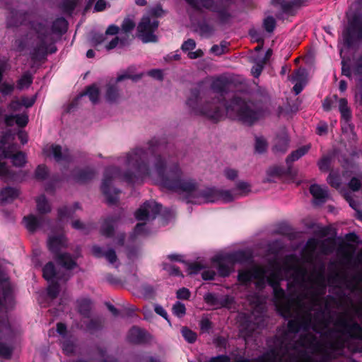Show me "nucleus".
Masks as SVG:
<instances>
[{"instance_id":"1","label":"nucleus","mask_w":362,"mask_h":362,"mask_svg":"<svg viewBox=\"0 0 362 362\" xmlns=\"http://www.w3.org/2000/svg\"><path fill=\"white\" fill-rule=\"evenodd\" d=\"M154 141L148 148H137L120 158L126 172L121 175L117 168H109L104 173L102 191L109 204L117 202L119 190L112 184L124 180L138 183L148 178L161 187L185 196L189 203L202 204L210 202H229L251 192V185L241 181L236 184L233 192L215 187H199L180 168L171 157L156 153Z\"/></svg>"},{"instance_id":"2","label":"nucleus","mask_w":362,"mask_h":362,"mask_svg":"<svg viewBox=\"0 0 362 362\" xmlns=\"http://www.w3.org/2000/svg\"><path fill=\"white\" fill-rule=\"evenodd\" d=\"M47 244L49 250L55 255L57 263L66 270V273L63 274H61L59 272H56L52 262H48L43 268V276L49 282L47 295L51 299H54L59 292L57 281H67L71 276L70 270L76 267L77 264L75 259L69 255L59 253L61 249L66 246V240L63 234L49 235Z\"/></svg>"},{"instance_id":"3","label":"nucleus","mask_w":362,"mask_h":362,"mask_svg":"<svg viewBox=\"0 0 362 362\" xmlns=\"http://www.w3.org/2000/svg\"><path fill=\"white\" fill-rule=\"evenodd\" d=\"M48 23L46 20H37L32 22L31 27L35 32L33 37L32 47L30 52L31 58L34 62L40 60L47 54V47L50 45L53 38L52 33H62L67 29V22L64 18H58L56 19L52 27V30L47 27Z\"/></svg>"},{"instance_id":"4","label":"nucleus","mask_w":362,"mask_h":362,"mask_svg":"<svg viewBox=\"0 0 362 362\" xmlns=\"http://www.w3.org/2000/svg\"><path fill=\"white\" fill-rule=\"evenodd\" d=\"M209 99V96L202 89V84H199L192 90L186 104L192 114L218 120L222 116L224 104L219 98L212 101Z\"/></svg>"},{"instance_id":"5","label":"nucleus","mask_w":362,"mask_h":362,"mask_svg":"<svg viewBox=\"0 0 362 362\" xmlns=\"http://www.w3.org/2000/svg\"><path fill=\"white\" fill-rule=\"evenodd\" d=\"M13 304V296L11 286L7 281H0V313L6 311ZM16 334L6 319H0V356L8 358L11 355L12 349L4 344L1 341H10Z\"/></svg>"},{"instance_id":"6","label":"nucleus","mask_w":362,"mask_h":362,"mask_svg":"<svg viewBox=\"0 0 362 362\" xmlns=\"http://www.w3.org/2000/svg\"><path fill=\"white\" fill-rule=\"evenodd\" d=\"M227 114L238 117L243 122L252 124L264 115V112L252 103H247L239 98H234L226 105Z\"/></svg>"},{"instance_id":"7","label":"nucleus","mask_w":362,"mask_h":362,"mask_svg":"<svg viewBox=\"0 0 362 362\" xmlns=\"http://www.w3.org/2000/svg\"><path fill=\"white\" fill-rule=\"evenodd\" d=\"M162 10L156 8L150 11L149 15L144 16L138 25V35L144 42H156L157 37L154 34L158 26L156 16L160 15Z\"/></svg>"},{"instance_id":"8","label":"nucleus","mask_w":362,"mask_h":362,"mask_svg":"<svg viewBox=\"0 0 362 362\" xmlns=\"http://www.w3.org/2000/svg\"><path fill=\"white\" fill-rule=\"evenodd\" d=\"M6 136L1 141L0 144V162L4 165L9 173L13 175V179L5 180L8 181H18L20 180L19 175L17 173L12 171L4 163L5 158H9L13 165L16 167H21L25 163V156L22 152H16V146L14 144L8 145V146L5 143Z\"/></svg>"},{"instance_id":"9","label":"nucleus","mask_w":362,"mask_h":362,"mask_svg":"<svg viewBox=\"0 0 362 362\" xmlns=\"http://www.w3.org/2000/svg\"><path fill=\"white\" fill-rule=\"evenodd\" d=\"M334 250V242L331 238L323 240H318L315 238H310L308 240L305 246L306 255L305 260L310 264H313V259L316 252L322 255L331 253Z\"/></svg>"},{"instance_id":"10","label":"nucleus","mask_w":362,"mask_h":362,"mask_svg":"<svg viewBox=\"0 0 362 362\" xmlns=\"http://www.w3.org/2000/svg\"><path fill=\"white\" fill-rule=\"evenodd\" d=\"M243 256V252L233 254L218 255L213 258V262L218 267V272L221 276H227L232 271L233 263L240 261Z\"/></svg>"},{"instance_id":"11","label":"nucleus","mask_w":362,"mask_h":362,"mask_svg":"<svg viewBox=\"0 0 362 362\" xmlns=\"http://www.w3.org/2000/svg\"><path fill=\"white\" fill-rule=\"evenodd\" d=\"M160 211V205L154 201H148L141 205L135 212V216L138 221H148L154 219Z\"/></svg>"},{"instance_id":"12","label":"nucleus","mask_w":362,"mask_h":362,"mask_svg":"<svg viewBox=\"0 0 362 362\" xmlns=\"http://www.w3.org/2000/svg\"><path fill=\"white\" fill-rule=\"evenodd\" d=\"M42 151L46 157L54 158L57 162L68 161L71 157L68 148L54 144H47Z\"/></svg>"},{"instance_id":"13","label":"nucleus","mask_w":362,"mask_h":362,"mask_svg":"<svg viewBox=\"0 0 362 362\" xmlns=\"http://www.w3.org/2000/svg\"><path fill=\"white\" fill-rule=\"evenodd\" d=\"M118 32L119 28L116 25H111L107 28L105 34L98 35L95 37L94 42L96 45L105 43V47L107 50L115 48L118 45L119 42L124 45V42L122 40H119L117 37H115L111 40L108 41L107 35H115L118 33Z\"/></svg>"},{"instance_id":"14","label":"nucleus","mask_w":362,"mask_h":362,"mask_svg":"<svg viewBox=\"0 0 362 362\" xmlns=\"http://www.w3.org/2000/svg\"><path fill=\"white\" fill-rule=\"evenodd\" d=\"M355 34L357 35L358 38H362V21L358 17H354L349 21L348 28L343 33V38L347 46L352 45Z\"/></svg>"},{"instance_id":"15","label":"nucleus","mask_w":362,"mask_h":362,"mask_svg":"<svg viewBox=\"0 0 362 362\" xmlns=\"http://www.w3.org/2000/svg\"><path fill=\"white\" fill-rule=\"evenodd\" d=\"M139 77L138 76H132L129 74H124L119 76L117 78L116 81L114 83H109L107 85V92H106V100L109 102H115L119 98V93L117 87L116 86V83L122 81L125 78H131L132 81H136Z\"/></svg>"},{"instance_id":"16","label":"nucleus","mask_w":362,"mask_h":362,"mask_svg":"<svg viewBox=\"0 0 362 362\" xmlns=\"http://www.w3.org/2000/svg\"><path fill=\"white\" fill-rule=\"evenodd\" d=\"M291 81L294 83L293 91L298 95L307 83V72L305 69H298L292 75Z\"/></svg>"},{"instance_id":"17","label":"nucleus","mask_w":362,"mask_h":362,"mask_svg":"<svg viewBox=\"0 0 362 362\" xmlns=\"http://www.w3.org/2000/svg\"><path fill=\"white\" fill-rule=\"evenodd\" d=\"M310 192L313 197L315 203L317 204L325 202L329 198L328 190L325 186L312 185L310 187Z\"/></svg>"},{"instance_id":"18","label":"nucleus","mask_w":362,"mask_h":362,"mask_svg":"<svg viewBox=\"0 0 362 362\" xmlns=\"http://www.w3.org/2000/svg\"><path fill=\"white\" fill-rule=\"evenodd\" d=\"M4 122L7 126L12 127L14 124L18 127H23L27 125L28 122V116L26 112L21 114H8L4 117Z\"/></svg>"},{"instance_id":"19","label":"nucleus","mask_w":362,"mask_h":362,"mask_svg":"<svg viewBox=\"0 0 362 362\" xmlns=\"http://www.w3.org/2000/svg\"><path fill=\"white\" fill-rule=\"evenodd\" d=\"M187 3L194 9L200 10L203 8L219 12L218 4L214 0H186Z\"/></svg>"},{"instance_id":"20","label":"nucleus","mask_w":362,"mask_h":362,"mask_svg":"<svg viewBox=\"0 0 362 362\" xmlns=\"http://www.w3.org/2000/svg\"><path fill=\"white\" fill-rule=\"evenodd\" d=\"M92 252L97 257H105L111 264L117 263V258L114 250L110 249L104 252L100 247L95 245L93 247Z\"/></svg>"},{"instance_id":"21","label":"nucleus","mask_w":362,"mask_h":362,"mask_svg":"<svg viewBox=\"0 0 362 362\" xmlns=\"http://www.w3.org/2000/svg\"><path fill=\"white\" fill-rule=\"evenodd\" d=\"M19 195V191L17 188L7 187L2 189L0 192V202L9 203L16 199Z\"/></svg>"},{"instance_id":"22","label":"nucleus","mask_w":362,"mask_h":362,"mask_svg":"<svg viewBox=\"0 0 362 362\" xmlns=\"http://www.w3.org/2000/svg\"><path fill=\"white\" fill-rule=\"evenodd\" d=\"M94 175V171L89 168H86L83 170H76L73 173L74 179L78 182H86L91 180Z\"/></svg>"},{"instance_id":"23","label":"nucleus","mask_w":362,"mask_h":362,"mask_svg":"<svg viewBox=\"0 0 362 362\" xmlns=\"http://www.w3.org/2000/svg\"><path fill=\"white\" fill-rule=\"evenodd\" d=\"M145 339V332L139 328V327H133L132 328L128 334V339L132 343H141Z\"/></svg>"},{"instance_id":"24","label":"nucleus","mask_w":362,"mask_h":362,"mask_svg":"<svg viewBox=\"0 0 362 362\" xmlns=\"http://www.w3.org/2000/svg\"><path fill=\"white\" fill-rule=\"evenodd\" d=\"M117 226V220L113 218H108L105 220L102 227H101V233L107 237L112 236L113 233V230L115 227Z\"/></svg>"},{"instance_id":"25","label":"nucleus","mask_w":362,"mask_h":362,"mask_svg":"<svg viewBox=\"0 0 362 362\" xmlns=\"http://www.w3.org/2000/svg\"><path fill=\"white\" fill-rule=\"evenodd\" d=\"M228 83L226 78L218 77L214 79L211 83V89L216 93L222 94L228 88Z\"/></svg>"},{"instance_id":"26","label":"nucleus","mask_w":362,"mask_h":362,"mask_svg":"<svg viewBox=\"0 0 362 362\" xmlns=\"http://www.w3.org/2000/svg\"><path fill=\"white\" fill-rule=\"evenodd\" d=\"M88 95L89 97L90 100L93 103H96L98 101L99 98V88L95 84L89 86L86 91L81 93L78 98H82L83 96Z\"/></svg>"},{"instance_id":"27","label":"nucleus","mask_w":362,"mask_h":362,"mask_svg":"<svg viewBox=\"0 0 362 362\" xmlns=\"http://www.w3.org/2000/svg\"><path fill=\"white\" fill-rule=\"evenodd\" d=\"M288 137L286 133H284L281 137L276 139L274 150L276 152H285L288 147Z\"/></svg>"},{"instance_id":"28","label":"nucleus","mask_w":362,"mask_h":362,"mask_svg":"<svg viewBox=\"0 0 362 362\" xmlns=\"http://www.w3.org/2000/svg\"><path fill=\"white\" fill-rule=\"evenodd\" d=\"M310 146L306 145L300 147L298 149L293 151L286 158V162H293L299 158H300L302 156H303L310 149Z\"/></svg>"},{"instance_id":"29","label":"nucleus","mask_w":362,"mask_h":362,"mask_svg":"<svg viewBox=\"0 0 362 362\" xmlns=\"http://www.w3.org/2000/svg\"><path fill=\"white\" fill-rule=\"evenodd\" d=\"M80 207L78 206V204H75L74 206L72 207H66L64 206L63 208H61L59 209V218L61 221L73 217L74 213L77 210L79 209Z\"/></svg>"},{"instance_id":"30","label":"nucleus","mask_w":362,"mask_h":362,"mask_svg":"<svg viewBox=\"0 0 362 362\" xmlns=\"http://www.w3.org/2000/svg\"><path fill=\"white\" fill-rule=\"evenodd\" d=\"M23 221L26 228L29 231L32 232L35 230L40 226V220L33 215H29L28 216L24 217Z\"/></svg>"},{"instance_id":"31","label":"nucleus","mask_w":362,"mask_h":362,"mask_svg":"<svg viewBox=\"0 0 362 362\" xmlns=\"http://www.w3.org/2000/svg\"><path fill=\"white\" fill-rule=\"evenodd\" d=\"M205 302L216 309L220 308L221 296L213 293H207L204 296Z\"/></svg>"},{"instance_id":"32","label":"nucleus","mask_w":362,"mask_h":362,"mask_svg":"<svg viewBox=\"0 0 362 362\" xmlns=\"http://www.w3.org/2000/svg\"><path fill=\"white\" fill-rule=\"evenodd\" d=\"M33 83V76L30 72L24 73L22 76L19 78L17 83V87L18 89L22 90L28 88Z\"/></svg>"},{"instance_id":"33","label":"nucleus","mask_w":362,"mask_h":362,"mask_svg":"<svg viewBox=\"0 0 362 362\" xmlns=\"http://www.w3.org/2000/svg\"><path fill=\"white\" fill-rule=\"evenodd\" d=\"M77 303L79 313L84 316H88L91 308L90 300L88 298H82L78 300Z\"/></svg>"},{"instance_id":"34","label":"nucleus","mask_w":362,"mask_h":362,"mask_svg":"<svg viewBox=\"0 0 362 362\" xmlns=\"http://www.w3.org/2000/svg\"><path fill=\"white\" fill-rule=\"evenodd\" d=\"M37 209L40 213L45 214L50 211V206L44 195L40 196L37 200Z\"/></svg>"},{"instance_id":"35","label":"nucleus","mask_w":362,"mask_h":362,"mask_svg":"<svg viewBox=\"0 0 362 362\" xmlns=\"http://www.w3.org/2000/svg\"><path fill=\"white\" fill-rule=\"evenodd\" d=\"M339 111L341 117L345 119L348 120L350 117V111L347 105V101L344 98H341L339 102Z\"/></svg>"},{"instance_id":"36","label":"nucleus","mask_w":362,"mask_h":362,"mask_svg":"<svg viewBox=\"0 0 362 362\" xmlns=\"http://www.w3.org/2000/svg\"><path fill=\"white\" fill-rule=\"evenodd\" d=\"M255 151L262 153L264 152L267 148V142L266 140L262 136H257L255 139Z\"/></svg>"},{"instance_id":"37","label":"nucleus","mask_w":362,"mask_h":362,"mask_svg":"<svg viewBox=\"0 0 362 362\" xmlns=\"http://www.w3.org/2000/svg\"><path fill=\"white\" fill-rule=\"evenodd\" d=\"M173 313L178 317H182L186 313V308L183 303L177 301L173 306Z\"/></svg>"},{"instance_id":"38","label":"nucleus","mask_w":362,"mask_h":362,"mask_svg":"<svg viewBox=\"0 0 362 362\" xmlns=\"http://www.w3.org/2000/svg\"><path fill=\"white\" fill-rule=\"evenodd\" d=\"M182 334L185 340L189 343L194 342L197 339L196 334L186 327L182 329Z\"/></svg>"},{"instance_id":"39","label":"nucleus","mask_w":362,"mask_h":362,"mask_svg":"<svg viewBox=\"0 0 362 362\" xmlns=\"http://www.w3.org/2000/svg\"><path fill=\"white\" fill-rule=\"evenodd\" d=\"M234 303V298L233 296L225 295L221 296L220 308H229Z\"/></svg>"},{"instance_id":"40","label":"nucleus","mask_w":362,"mask_h":362,"mask_svg":"<svg viewBox=\"0 0 362 362\" xmlns=\"http://www.w3.org/2000/svg\"><path fill=\"white\" fill-rule=\"evenodd\" d=\"M22 108V104L18 98H14L11 101V103L8 105L7 109L8 111L15 112L20 111Z\"/></svg>"},{"instance_id":"41","label":"nucleus","mask_w":362,"mask_h":362,"mask_svg":"<svg viewBox=\"0 0 362 362\" xmlns=\"http://www.w3.org/2000/svg\"><path fill=\"white\" fill-rule=\"evenodd\" d=\"M327 182L329 184L335 187L338 188L340 185V178L338 175L331 173L327 177Z\"/></svg>"},{"instance_id":"42","label":"nucleus","mask_w":362,"mask_h":362,"mask_svg":"<svg viewBox=\"0 0 362 362\" xmlns=\"http://www.w3.org/2000/svg\"><path fill=\"white\" fill-rule=\"evenodd\" d=\"M14 90V84L8 83H3L0 84V93L6 95L11 94Z\"/></svg>"},{"instance_id":"43","label":"nucleus","mask_w":362,"mask_h":362,"mask_svg":"<svg viewBox=\"0 0 362 362\" xmlns=\"http://www.w3.org/2000/svg\"><path fill=\"white\" fill-rule=\"evenodd\" d=\"M264 27L267 32H272L275 28L276 21L273 17L269 16L264 21Z\"/></svg>"},{"instance_id":"44","label":"nucleus","mask_w":362,"mask_h":362,"mask_svg":"<svg viewBox=\"0 0 362 362\" xmlns=\"http://www.w3.org/2000/svg\"><path fill=\"white\" fill-rule=\"evenodd\" d=\"M134 26L135 23L132 19L126 18L122 23V29L127 34L132 30Z\"/></svg>"},{"instance_id":"45","label":"nucleus","mask_w":362,"mask_h":362,"mask_svg":"<svg viewBox=\"0 0 362 362\" xmlns=\"http://www.w3.org/2000/svg\"><path fill=\"white\" fill-rule=\"evenodd\" d=\"M330 165V158L328 156L323 157L319 162L318 166L321 171H327Z\"/></svg>"},{"instance_id":"46","label":"nucleus","mask_w":362,"mask_h":362,"mask_svg":"<svg viewBox=\"0 0 362 362\" xmlns=\"http://www.w3.org/2000/svg\"><path fill=\"white\" fill-rule=\"evenodd\" d=\"M163 268L165 270H166L170 274L174 275V276H181L182 274L179 269L176 267L175 265L173 264H163Z\"/></svg>"},{"instance_id":"47","label":"nucleus","mask_w":362,"mask_h":362,"mask_svg":"<svg viewBox=\"0 0 362 362\" xmlns=\"http://www.w3.org/2000/svg\"><path fill=\"white\" fill-rule=\"evenodd\" d=\"M223 175L228 180H234L238 177V173L235 169L228 168L224 170Z\"/></svg>"},{"instance_id":"48","label":"nucleus","mask_w":362,"mask_h":362,"mask_svg":"<svg viewBox=\"0 0 362 362\" xmlns=\"http://www.w3.org/2000/svg\"><path fill=\"white\" fill-rule=\"evenodd\" d=\"M47 168L45 165H39L35 171V177L37 179L42 180L47 175Z\"/></svg>"},{"instance_id":"49","label":"nucleus","mask_w":362,"mask_h":362,"mask_svg":"<svg viewBox=\"0 0 362 362\" xmlns=\"http://www.w3.org/2000/svg\"><path fill=\"white\" fill-rule=\"evenodd\" d=\"M195 47H196L195 41L192 39H189L182 44V49L184 52H187V51L194 49L195 48Z\"/></svg>"},{"instance_id":"50","label":"nucleus","mask_w":362,"mask_h":362,"mask_svg":"<svg viewBox=\"0 0 362 362\" xmlns=\"http://www.w3.org/2000/svg\"><path fill=\"white\" fill-rule=\"evenodd\" d=\"M0 177L4 180L13 179V175H11L9 172L6 169L5 166L0 162Z\"/></svg>"},{"instance_id":"51","label":"nucleus","mask_w":362,"mask_h":362,"mask_svg":"<svg viewBox=\"0 0 362 362\" xmlns=\"http://www.w3.org/2000/svg\"><path fill=\"white\" fill-rule=\"evenodd\" d=\"M176 295L177 298L186 300L189 298L190 292L187 288H182L177 291Z\"/></svg>"},{"instance_id":"52","label":"nucleus","mask_w":362,"mask_h":362,"mask_svg":"<svg viewBox=\"0 0 362 362\" xmlns=\"http://www.w3.org/2000/svg\"><path fill=\"white\" fill-rule=\"evenodd\" d=\"M20 101L22 104V107L28 108L33 105L35 100L34 98L22 97Z\"/></svg>"},{"instance_id":"53","label":"nucleus","mask_w":362,"mask_h":362,"mask_svg":"<svg viewBox=\"0 0 362 362\" xmlns=\"http://www.w3.org/2000/svg\"><path fill=\"white\" fill-rule=\"evenodd\" d=\"M216 276V272L212 269H206L202 272V276L204 280H212Z\"/></svg>"},{"instance_id":"54","label":"nucleus","mask_w":362,"mask_h":362,"mask_svg":"<svg viewBox=\"0 0 362 362\" xmlns=\"http://www.w3.org/2000/svg\"><path fill=\"white\" fill-rule=\"evenodd\" d=\"M349 187L353 190V191H357L360 189L361 187V181L356 178V177H353L349 184Z\"/></svg>"},{"instance_id":"55","label":"nucleus","mask_w":362,"mask_h":362,"mask_svg":"<svg viewBox=\"0 0 362 362\" xmlns=\"http://www.w3.org/2000/svg\"><path fill=\"white\" fill-rule=\"evenodd\" d=\"M107 2L105 0H98L95 4L94 10L95 11H102L107 7Z\"/></svg>"},{"instance_id":"56","label":"nucleus","mask_w":362,"mask_h":362,"mask_svg":"<svg viewBox=\"0 0 362 362\" xmlns=\"http://www.w3.org/2000/svg\"><path fill=\"white\" fill-rule=\"evenodd\" d=\"M264 63V62L261 64H257L252 68V74L255 77H258L262 73Z\"/></svg>"},{"instance_id":"57","label":"nucleus","mask_w":362,"mask_h":362,"mask_svg":"<svg viewBox=\"0 0 362 362\" xmlns=\"http://www.w3.org/2000/svg\"><path fill=\"white\" fill-rule=\"evenodd\" d=\"M226 48L223 45H214L211 49V52L216 55H221L224 53Z\"/></svg>"},{"instance_id":"58","label":"nucleus","mask_w":362,"mask_h":362,"mask_svg":"<svg viewBox=\"0 0 362 362\" xmlns=\"http://www.w3.org/2000/svg\"><path fill=\"white\" fill-rule=\"evenodd\" d=\"M148 74L156 79L161 80L163 78V73L159 69H153L148 71Z\"/></svg>"},{"instance_id":"59","label":"nucleus","mask_w":362,"mask_h":362,"mask_svg":"<svg viewBox=\"0 0 362 362\" xmlns=\"http://www.w3.org/2000/svg\"><path fill=\"white\" fill-rule=\"evenodd\" d=\"M145 228H146V225L144 223H138L134 228V233L135 235L145 234L146 233V232L144 231Z\"/></svg>"},{"instance_id":"60","label":"nucleus","mask_w":362,"mask_h":362,"mask_svg":"<svg viewBox=\"0 0 362 362\" xmlns=\"http://www.w3.org/2000/svg\"><path fill=\"white\" fill-rule=\"evenodd\" d=\"M346 200L349 203L350 206L357 211L359 218L362 219V215L360 214V211H358V204L355 201H354L352 199H350L349 197L346 198Z\"/></svg>"},{"instance_id":"61","label":"nucleus","mask_w":362,"mask_h":362,"mask_svg":"<svg viewBox=\"0 0 362 362\" xmlns=\"http://www.w3.org/2000/svg\"><path fill=\"white\" fill-rule=\"evenodd\" d=\"M203 54L204 53L201 49H197L195 52H189L187 55L189 59H194L201 57Z\"/></svg>"},{"instance_id":"62","label":"nucleus","mask_w":362,"mask_h":362,"mask_svg":"<svg viewBox=\"0 0 362 362\" xmlns=\"http://www.w3.org/2000/svg\"><path fill=\"white\" fill-rule=\"evenodd\" d=\"M155 311L157 314L160 315V316L163 317L165 319L167 320V313L162 306L156 305L155 306Z\"/></svg>"},{"instance_id":"63","label":"nucleus","mask_w":362,"mask_h":362,"mask_svg":"<svg viewBox=\"0 0 362 362\" xmlns=\"http://www.w3.org/2000/svg\"><path fill=\"white\" fill-rule=\"evenodd\" d=\"M18 137L22 144H25L28 142V135L23 131H20L18 134Z\"/></svg>"},{"instance_id":"64","label":"nucleus","mask_w":362,"mask_h":362,"mask_svg":"<svg viewBox=\"0 0 362 362\" xmlns=\"http://www.w3.org/2000/svg\"><path fill=\"white\" fill-rule=\"evenodd\" d=\"M327 126L325 124H320L317 127V133L319 135H322V134H325L327 132Z\"/></svg>"}]
</instances>
